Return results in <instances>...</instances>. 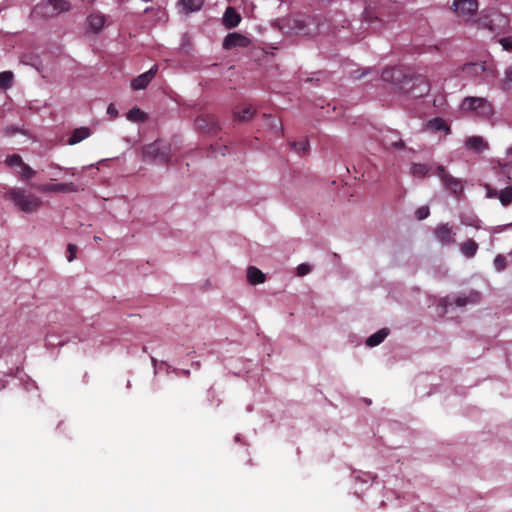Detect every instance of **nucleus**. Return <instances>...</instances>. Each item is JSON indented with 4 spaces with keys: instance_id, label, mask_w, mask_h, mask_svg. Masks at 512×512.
Instances as JSON below:
<instances>
[{
    "instance_id": "24",
    "label": "nucleus",
    "mask_w": 512,
    "mask_h": 512,
    "mask_svg": "<svg viewBox=\"0 0 512 512\" xmlns=\"http://www.w3.org/2000/svg\"><path fill=\"white\" fill-rule=\"evenodd\" d=\"M265 118L266 125L273 131L275 135L282 134V123L279 118L263 114Z\"/></svg>"
},
{
    "instance_id": "37",
    "label": "nucleus",
    "mask_w": 512,
    "mask_h": 512,
    "mask_svg": "<svg viewBox=\"0 0 512 512\" xmlns=\"http://www.w3.org/2000/svg\"><path fill=\"white\" fill-rule=\"evenodd\" d=\"M311 271V266L307 263H302L297 267V275L302 277L309 274Z\"/></svg>"
},
{
    "instance_id": "22",
    "label": "nucleus",
    "mask_w": 512,
    "mask_h": 512,
    "mask_svg": "<svg viewBox=\"0 0 512 512\" xmlns=\"http://www.w3.org/2000/svg\"><path fill=\"white\" fill-rule=\"evenodd\" d=\"M427 127L432 132L444 131L446 134L450 133V128L447 122L439 117L430 120L427 124Z\"/></svg>"
},
{
    "instance_id": "42",
    "label": "nucleus",
    "mask_w": 512,
    "mask_h": 512,
    "mask_svg": "<svg viewBox=\"0 0 512 512\" xmlns=\"http://www.w3.org/2000/svg\"><path fill=\"white\" fill-rule=\"evenodd\" d=\"M503 172L507 176L508 180L512 182V164H505L503 166Z\"/></svg>"
},
{
    "instance_id": "9",
    "label": "nucleus",
    "mask_w": 512,
    "mask_h": 512,
    "mask_svg": "<svg viewBox=\"0 0 512 512\" xmlns=\"http://www.w3.org/2000/svg\"><path fill=\"white\" fill-rule=\"evenodd\" d=\"M435 238L443 246H449L455 243L456 232L448 223L439 224L434 229Z\"/></svg>"
},
{
    "instance_id": "39",
    "label": "nucleus",
    "mask_w": 512,
    "mask_h": 512,
    "mask_svg": "<svg viewBox=\"0 0 512 512\" xmlns=\"http://www.w3.org/2000/svg\"><path fill=\"white\" fill-rule=\"evenodd\" d=\"M499 43L502 45L503 49L506 51L512 50V39L509 37H504L499 40Z\"/></svg>"
},
{
    "instance_id": "27",
    "label": "nucleus",
    "mask_w": 512,
    "mask_h": 512,
    "mask_svg": "<svg viewBox=\"0 0 512 512\" xmlns=\"http://www.w3.org/2000/svg\"><path fill=\"white\" fill-rule=\"evenodd\" d=\"M255 113V109L252 106H246L240 111L234 113L235 119L239 121H246L252 118Z\"/></svg>"
},
{
    "instance_id": "2",
    "label": "nucleus",
    "mask_w": 512,
    "mask_h": 512,
    "mask_svg": "<svg viewBox=\"0 0 512 512\" xmlns=\"http://www.w3.org/2000/svg\"><path fill=\"white\" fill-rule=\"evenodd\" d=\"M400 90L411 97L421 98L429 93L430 83L422 75L405 76L401 82Z\"/></svg>"
},
{
    "instance_id": "29",
    "label": "nucleus",
    "mask_w": 512,
    "mask_h": 512,
    "mask_svg": "<svg viewBox=\"0 0 512 512\" xmlns=\"http://www.w3.org/2000/svg\"><path fill=\"white\" fill-rule=\"evenodd\" d=\"M498 198L502 205L508 206L512 203V187L508 186L502 189L498 195Z\"/></svg>"
},
{
    "instance_id": "18",
    "label": "nucleus",
    "mask_w": 512,
    "mask_h": 512,
    "mask_svg": "<svg viewBox=\"0 0 512 512\" xmlns=\"http://www.w3.org/2000/svg\"><path fill=\"white\" fill-rule=\"evenodd\" d=\"M265 274L258 268L250 266L247 270V279L250 284L257 285L265 281Z\"/></svg>"
},
{
    "instance_id": "35",
    "label": "nucleus",
    "mask_w": 512,
    "mask_h": 512,
    "mask_svg": "<svg viewBox=\"0 0 512 512\" xmlns=\"http://www.w3.org/2000/svg\"><path fill=\"white\" fill-rule=\"evenodd\" d=\"M494 266L498 271L504 270L506 267V258L503 255H497L494 259Z\"/></svg>"
},
{
    "instance_id": "26",
    "label": "nucleus",
    "mask_w": 512,
    "mask_h": 512,
    "mask_svg": "<svg viewBox=\"0 0 512 512\" xmlns=\"http://www.w3.org/2000/svg\"><path fill=\"white\" fill-rule=\"evenodd\" d=\"M147 118V115L138 107H133L127 113V119L133 122H144Z\"/></svg>"
},
{
    "instance_id": "33",
    "label": "nucleus",
    "mask_w": 512,
    "mask_h": 512,
    "mask_svg": "<svg viewBox=\"0 0 512 512\" xmlns=\"http://www.w3.org/2000/svg\"><path fill=\"white\" fill-rule=\"evenodd\" d=\"M6 163L9 166H16V165L22 166V164H24L22 161V158L18 154H13V155L8 156L6 158Z\"/></svg>"
},
{
    "instance_id": "16",
    "label": "nucleus",
    "mask_w": 512,
    "mask_h": 512,
    "mask_svg": "<svg viewBox=\"0 0 512 512\" xmlns=\"http://www.w3.org/2000/svg\"><path fill=\"white\" fill-rule=\"evenodd\" d=\"M481 300V294L477 291H471L467 296H459L454 303L457 307H464L467 304H476Z\"/></svg>"
},
{
    "instance_id": "43",
    "label": "nucleus",
    "mask_w": 512,
    "mask_h": 512,
    "mask_svg": "<svg viewBox=\"0 0 512 512\" xmlns=\"http://www.w3.org/2000/svg\"><path fill=\"white\" fill-rule=\"evenodd\" d=\"M480 25L485 28H488L490 31H494L492 21L488 17H485L483 20H481Z\"/></svg>"
},
{
    "instance_id": "11",
    "label": "nucleus",
    "mask_w": 512,
    "mask_h": 512,
    "mask_svg": "<svg viewBox=\"0 0 512 512\" xmlns=\"http://www.w3.org/2000/svg\"><path fill=\"white\" fill-rule=\"evenodd\" d=\"M250 45V39L246 36L233 32L229 33L223 41V48L226 50H231L234 48H245Z\"/></svg>"
},
{
    "instance_id": "5",
    "label": "nucleus",
    "mask_w": 512,
    "mask_h": 512,
    "mask_svg": "<svg viewBox=\"0 0 512 512\" xmlns=\"http://www.w3.org/2000/svg\"><path fill=\"white\" fill-rule=\"evenodd\" d=\"M143 158L146 161H155L159 164L169 162V147L162 141L157 140L143 147Z\"/></svg>"
},
{
    "instance_id": "20",
    "label": "nucleus",
    "mask_w": 512,
    "mask_h": 512,
    "mask_svg": "<svg viewBox=\"0 0 512 512\" xmlns=\"http://www.w3.org/2000/svg\"><path fill=\"white\" fill-rule=\"evenodd\" d=\"M89 136H90L89 128H87V127L76 128L72 132V134L68 140V143L70 145H75V144L81 142L82 140L88 138Z\"/></svg>"
},
{
    "instance_id": "13",
    "label": "nucleus",
    "mask_w": 512,
    "mask_h": 512,
    "mask_svg": "<svg viewBox=\"0 0 512 512\" xmlns=\"http://www.w3.org/2000/svg\"><path fill=\"white\" fill-rule=\"evenodd\" d=\"M381 143L386 149H403L404 142L396 131L388 130L383 134Z\"/></svg>"
},
{
    "instance_id": "21",
    "label": "nucleus",
    "mask_w": 512,
    "mask_h": 512,
    "mask_svg": "<svg viewBox=\"0 0 512 512\" xmlns=\"http://www.w3.org/2000/svg\"><path fill=\"white\" fill-rule=\"evenodd\" d=\"M388 334L389 330L387 328H382L367 338L366 345L369 347H375L382 343Z\"/></svg>"
},
{
    "instance_id": "44",
    "label": "nucleus",
    "mask_w": 512,
    "mask_h": 512,
    "mask_svg": "<svg viewBox=\"0 0 512 512\" xmlns=\"http://www.w3.org/2000/svg\"><path fill=\"white\" fill-rule=\"evenodd\" d=\"M504 82H505V84H507V83H511V84H512V67H508V68L505 70V79H504Z\"/></svg>"
},
{
    "instance_id": "8",
    "label": "nucleus",
    "mask_w": 512,
    "mask_h": 512,
    "mask_svg": "<svg viewBox=\"0 0 512 512\" xmlns=\"http://www.w3.org/2000/svg\"><path fill=\"white\" fill-rule=\"evenodd\" d=\"M195 125L203 133L215 135L220 130L217 118L211 114H203L196 118Z\"/></svg>"
},
{
    "instance_id": "14",
    "label": "nucleus",
    "mask_w": 512,
    "mask_h": 512,
    "mask_svg": "<svg viewBox=\"0 0 512 512\" xmlns=\"http://www.w3.org/2000/svg\"><path fill=\"white\" fill-rule=\"evenodd\" d=\"M405 76L406 75H403L401 70L395 67L385 68L381 73L383 81L398 84L400 87Z\"/></svg>"
},
{
    "instance_id": "23",
    "label": "nucleus",
    "mask_w": 512,
    "mask_h": 512,
    "mask_svg": "<svg viewBox=\"0 0 512 512\" xmlns=\"http://www.w3.org/2000/svg\"><path fill=\"white\" fill-rule=\"evenodd\" d=\"M465 145L467 148L475 151H482L487 147V144L485 143L484 139L480 136L468 137L465 141Z\"/></svg>"
},
{
    "instance_id": "4",
    "label": "nucleus",
    "mask_w": 512,
    "mask_h": 512,
    "mask_svg": "<svg viewBox=\"0 0 512 512\" xmlns=\"http://www.w3.org/2000/svg\"><path fill=\"white\" fill-rule=\"evenodd\" d=\"M70 8L71 5L67 0H43L35 6L34 12L43 18H52L69 11Z\"/></svg>"
},
{
    "instance_id": "32",
    "label": "nucleus",
    "mask_w": 512,
    "mask_h": 512,
    "mask_svg": "<svg viewBox=\"0 0 512 512\" xmlns=\"http://www.w3.org/2000/svg\"><path fill=\"white\" fill-rule=\"evenodd\" d=\"M460 222L462 225L471 226L476 229H480V227H481V225H480L481 221L476 216H473V215L461 216Z\"/></svg>"
},
{
    "instance_id": "10",
    "label": "nucleus",
    "mask_w": 512,
    "mask_h": 512,
    "mask_svg": "<svg viewBox=\"0 0 512 512\" xmlns=\"http://www.w3.org/2000/svg\"><path fill=\"white\" fill-rule=\"evenodd\" d=\"M37 190L42 193H70L78 192L79 188L73 182L58 183V184H41L38 185Z\"/></svg>"
},
{
    "instance_id": "6",
    "label": "nucleus",
    "mask_w": 512,
    "mask_h": 512,
    "mask_svg": "<svg viewBox=\"0 0 512 512\" xmlns=\"http://www.w3.org/2000/svg\"><path fill=\"white\" fill-rule=\"evenodd\" d=\"M442 181L444 187L449 190L453 195L458 196L463 191V185L460 179L453 177L446 171L444 166L439 165L435 173Z\"/></svg>"
},
{
    "instance_id": "34",
    "label": "nucleus",
    "mask_w": 512,
    "mask_h": 512,
    "mask_svg": "<svg viewBox=\"0 0 512 512\" xmlns=\"http://www.w3.org/2000/svg\"><path fill=\"white\" fill-rule=\"evenodd\" d=\"M430 214V210L427 206H421L415 211V217L418 220L426 219Z\"/></svg>"
},
{
    "instance_id": "17",
    "label": "nucleus",
    "mask_w": 512,
    "mask_h": 512,
    "mask_svg": "<svg viewBox=\"0 0 512 512\" xmlns=\"http://www.w3.org/2000/svg\"><path fill=\"white\" fill-rule=\"evenodd\" d=\"M90 29L98 32L102 29L105 23V16L99 12L91 13L87 18Z\"/></svg>"
},
{
    "instance_id": "19",
    "label": "nucleus",
    "mask_w": 512,
    "mask_h": 512,
    "mask_svg": "<svg viewBox=\"0 0 512 512\" xmlns=\"http://www.w3.org/2000/svg\"><path fill=\"white\" fill-rule=\"evenodd\" d=\"M461 253L467 258H472L476 255L478 244L473 239H468L460 244Z\"/></svg>"
},
{
    "instance_id": "25",
    "label": "nucleus",
    "mask_w": 512,
    "mask_h": 512,
    "mask_svg": "<svg viewBox=\"0 0 512 512\" xmlns=\"http://www.w3.org/2000/svg\"><path fill=\"white\" fill-rule=\"evenodd\" d=\"M179 2L183 5L186 13L199 11L204 4V0H180Z\"/></svg>"
},
{
    "instance_id": "41",
    "label": "nucleus",
    "mask_w": 512,
    "mask_h": 512,
    "mask_svg": "<svg viewBox=\"0 0 512 512\" xmlns=\"http://www.w3.org/2000/svg\"><path fill=\"white\" fill-rule=\"evenodd\" d=\"M107 114L110 116L111 119H115L118 116V110L114 104L111 103L108 105Z\"/></svg>"
},
{
    "instance_id": "3",
    "label": "nucleus",
    "mask_w": 512,
    "mask_h": 512,
    "mask_svg": "<svg viewBox=\"0 0 512 512\" xmlns=\"http://www.w3.org/2000/svg\"><path fill=\"white\" fill-rule=\"evenodd\" d=\"M460 108L463 112H473L484 119H489L494 114L492 103L483 97H465Z\"/></svg>"
},
{
    "instance_id": "38",
    "label": "nucleus",
    "mask_w": 512,
    "mask_h": 512,
    "mask_svg": "<svg viewBox=\"0 0 512 512\" xmlns=\"http://www.w3.org/2000/svg\"><path fill=\"white\" fill-rule=\"evenodd\" d=\"M77 246L74 244H69L67 247V260L69 262L73 261L76 257Z\"/></svg>"
},
{
    "instance_id": "46",
    "label": "nucleus",
    "mask_w": 512,
    "mask_h": 512,
    "mask_svg": "<svg viewBox=\"0 0 512 512\" xmlns=\"http://www.w3.org/2000/svg\"><path fill=\"white\" fill-rule=\"evenodd\" d=\"M94 239H95V241H99V240H101V238H100V237H98V236H95V237H94Z\"/></svg>"
},
{
    "instance_id": "15",
    "label": "nucleus",
    "mask_w": 512,
    "mask_h": 512,
    "mask_svg": "<svg viewBox=\"0 0 512 512\" xmlns=\"http://www.w3.org/2000/svg\"><path fill=\"white\" fill-rule=\"evenodd\" d=\"M241 21V16L237 11L229 6L226 8L224 15H223V24L226 28L232 29L239 25Z\"/></svg>"
},
{
    "instance_id": "36",
    "label": "nucleus",
    "mask_w": 512,
    "mask_h": 512,
    "mask_svg": "<svg viewBox=\"0 0 512 512\" xmlns=\"http://www.w3.org/2000/svg\"><path fill=\"white\" fill-rule=\"evenodd\" d=\"M22 177L25 179H31L35 175V171L27 164H22Z\"/></svg>"
},
{
    "instance_id": "31",
    "label": "nucleus",
    "mask_w": 512,
    "mask_h": 512,
    "mask_svg": "<svg viewBox=\"0 0 512 512\" xmlns=\"http://www.w3.org/2000/svg\"><path fill=\"white\" fill-rule=\"evenodd\" d=\"M292 147L297 153L304 155L309 150V141L306 138H303L299 141L293 142Z\"/></svg>"
},
{
    "instance_id": "45",
    "label": "nucleus",
    "mask_w": 512,
    "mask_h": 512,
    "mask_svg": "<svg viewBox=\"0 0 512 512\" xmlns=\"http://www.w3.org/2000/svg\"><path fill=\"white\" fill-rule=\"evenodd\" d=\"M487 188V197L494 198L498 196V191L494 188H491L489 185H486Z\"/></svg>"
},
{
    "instance_id": "12",
    "label": "nucleus",
    "mask_w": 512,
    "mask_h": 512,
    "mask_svg": "<svg viewBox=\"0 0 512 512\" xmlns=\"http://www.w3.org/2000/svg\"><path fill=\"white\" fill-rule=\"evenodd\" d=\"M158 72V66L153 65L148 71L132 80L131 86L134 90H141L148 86Z\"/></svg>"
},
{
    "instance_id": "1",
    "label": "nucleus",
    "mask_w": 512,
    "mask_h": 512,
    "mask_svg": "<svg viewBox=\"0 0 512 512\" xmlns=\"http://www.w3.org/2000/svg\"><path fill=\"white\" fill-rule=\"evenodd\" d=\"M5 197L12 200L15 206L25 213H33L42 205V200L38 196L28 193L22 188L9 189L5 193Z\"/></svg>"
},
{
    "instance_id": "30",
    "label": "nucleus",
    "mask_w": 512,
    "mask_h": 512,
    "mask_svg": "<svg viewBox=\"0 0 512 512\" xmlns=\"http://www.w3.org/2000/svg\"><path fill=\"white\" fill-rule=\"evenodd\" d=\"M13 82V73L11 71H3L0 73V89L11 87Z\"/></svg>"
},
{
    "instance_id": "40",
    "label": "nucleus",
    "mask_w": 512,
    "mask_h": 512,
    "mask_svg": "<svg viewBox=\"0 0 512 512\" xmlns=\"http://www.w3.org/2000/svg\"><path fill=\"white\" fill-rule=\"evenodd\" d=\"M451 305L452 302H450L448 298H442L438 303V307L442 309L443 314L448 312V308Z\"/></svg>"
},
{
    "instance_id": "7",
    "label": "nucleus",
    "mask_w": 512,
    "mask_h": 512,
    "mask_svg": "<svg viewBox=\"0 0 512 512\" xmlns=\"http://www.w3.org/2000/svg\"><path fill=\"white\" fill-rule=\"evenodd\" d=\"M478 9L477 0H454L452 10L455 14L464 20L473 16Z\"/></svg>"
},
{
    "instance_id": "28",
    "label": "nucleus",
    "mask_w": 512,
    "mask_h": 512,
    "mask_svg": "<svg viewBox=\"0 0 512 512\" xmlns=\"http://www.w3.org/2000/svg\"><path fill=\"white\" fill-rule=\"evenodd\" d=\"M429 172V167L425 164L415 163L411 166V174L416 178H424Z\"/></svg>"
}]
</instances>
